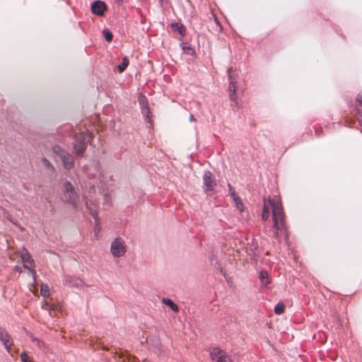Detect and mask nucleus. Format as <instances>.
<instances>
[{"mask_svg": "<svg viewBox=\"0 0 362 362\" xmlns=\"http://www.w3.org/2000/svg\"><path fill=\"white\" fill-rule=\"evenodd\" d=\"M263 210L262 218L267 221L270 216V211L272 212V222L274 233L278 235L279 232L285 229V214L281 201L278 197L273 199L264 197Z\"/></svg>", "mask_w": 362, "mask_h": 362, "instance_id": "obj_1", "label": "nucleus"}, {"mask_svg": "<svg viewBox=\"0 0 362 362\" xmlns=\"http://www.w3.org/2000/svg\"><path fill=\"white\" fill-rule=\"evenodd\" d=\"M90 138L91 134L87 129H84V131H81L76 134L74 148L77 154L81 155L85 151L87 143L90 141Z\"/></svg>", "mask_w": 362, "mask_h": 362, "instance_id": "obj_2", "label": "nucleus"}, {"mask_svg": "<svg viewBox=\"0 0 362 362\" xmlns=\"http://www.w3.org/2000/svg\"><path fill=\"white\" fill-rule=\"evenodd\" d=\"M63 195L67 202L76 206L78 195L74 186L69 181L65 182L63 185Z\"/></svg>", "mask_w": 362, "mask_h": 362, "instance_id": "obj_3", "label": "nucleus"}, {"mask_svg": "<svg viewBox=\"0 0 362 362\" xmlns=\"http://www.w3.org/2000/svg\"><path fill=\"white\" fill-rule=\"evenodd\" d=\"M22 262L24 263V267L28 269L29 274L31 275L33 284L36 283V273L33 269L35 267L34 261L30 254L23 249L21 254Z\"/></svg>", "mask_w": 362, "mask_h": 362, "instance_id": "obj_4", "label": "nucleus"}, {"mask_svg": "<svg viewBox=\"0 0 362 362\" xmlns=\"http://www.w3.org/2000/svg\"><path fill=\"white\" fill-rule=\"evenodd\" d=\"M55 153L58 154L62 161L63 162L64 167L66 169H71L74 168V163L73 157L64 150L61 149L59 146H55L53 148Z\"/></svg>", "mask_w": 362, "mask_h": 362, "instance_id": "obj_5", "label": "nucleus"}, {"mask_svg": "<svg viewBox=\"0 0 362 362\" xmlns=\"http://www.w3.org/2000/svg\"><path fill=\"white\" fill-rule=\"evenodd\" d=\"M213 362H233L228 354L218 347H215L210 353Z\"/></svg>", "mask_w": 362, "mask_h": 362, "instance_id": "obj_6", "label": "nucleus"}, {"mask_svg": "<svg viewBox=\"0 0 362 362\" xmlns=\"http://www.w3.org/2000/svg\"><path fill=\"white\" fill-rule=\"evenodd\" d=\"M111 252L115 257H122L126 252V247L124 240L117 238L113 240L110 247Z\"/></svg>", "mask_w": 362, "mask_h": 362, "instance_id": "obj_7", "label": "nucleus"}, {"mask_svg": "<svg viewBox=\"0 0 362 362\" xmlns=\"http://www.w3.org/2000/svg\"><path fill=\"white\" fill-rule=\"evenodd\" d=\"M107 9L106 5L103 1H96L91 5V11L95 15L102 16Z\"/></svg>", "mask_w": 362, "mask_h": 362, "instance_id": "obj_8", "label": "nucleus"}, {"mask_svg": "<svg viewBox=\"0 0 362 362\" xmlns=\"http://www.w3.org/2000/svg\"><path fill=\"white\" fill-rule=\"evenodd\" d=\"M204 180L206 186V190H211L216 185L212 177V174L209 172L205 173Z\"/></svg>", "mask_w": 362, "mask_h": 362, "instance_id": "obj_9", "label": "nucleus"}, {"mask_svg": "<svg viewBox=\"0 0 362 362\" xmlns=\"http://www.w3.org/2000/svg\"><path fill=\"white\" fill-rule=\"evenodd\" d=\"M162 301L165 305L169 306L173 311H178V306L176 304H175L170 299L164 298H163Z\"/></svg>", "mask_w": 362, "mask_h": 362, "instance_id": "obj_10", "label": "nucleus"}, {"mask_svg": "<svg viewBox=\"0 0 362 362\" xmlns=\"http://www.w3.org/2000/svg\"><path fill=\"white\" fill-rule=\"evenodd\" d=\"M172 28L173 29V30L178 31L182 37L185 35V28L181 23H177L172 24Z\"/></svg>", "mask_w": 362, "mask_h": 362, "instance_id": "obj_11", "label": "nucleus"}, {"mask_svg": "<svg viewBox=\"0 0 362 362\" xmlns=\"http://www.w3.org/2000/svg\"><path fill=\"white\" fill-rule=\"evenodd\" d=\"M1 340L4 342V344L6 349H9L11 346L12 345V341L10 339L9 337L6 334L4 335V334H1Z\"/></svg>", "mask_w": 362, "mask_h": 362, "instance_id": "obj_12", "label": "nucleus"}, {"mask_svg": "<svg viewBox=\"0 0 362 362\" xmlns=\"http://www.w3.org/2000/svg\"><path fill=\"white\" fill-rule=\"evenodd\" d=\"M259 279L263 285L267 286L269 284L267 272L261 271L259 273Z\"/></svg>", "mask_w": 362, "mask_h": 362, "instance_id": "obj_13", "label": "nucleus"}, {"mask_svg": "<svg viewBox=\"0 0 362 362\" xmlns=\"http://www.w3.org/2000/svg\"><path fill=\"white\" fill-rule=\"evenodd\" d=\"M129 64V59L127 57H123L122 62L117 66V69L119 73H122Z\"/></svg>", "mask_w": 362, "mask_h": 362, "instance_id": "obj_14", "label": "nucleus"}, {"mask_svg": "<svg viewBox=\"0 0 362 362\" xmlns=\"http://www.w3.org/2000/svg\"><path fill=\"white\" fill-rule=\"evenodd\" d=\"M40 294L42 296L46 298L49 296L50 295V290L47 284H42L40 286Z\"/></svg>", "mask_w": 362, "mask_h": 362, "instance_id": "obj_15", "label": "nucleus"}, {"mask_svg": "<svg viewBox=\"0 0 362 362\" xmlns=\"http://www.w3.org/2000/svg\"><path fill=\"white\" fill-rule=\"evenodd\" d=\"M233 201H234V203L235 204V207L237 208V209H238L240 212H242L244 209V205H243V203L242 202L240 198L239 197H235Z\"/></svg>", "mask_w": 362, "mask_h": 362, "instance_id": "obj_16", "label": "nucleus"}, {"mask_svg": "<svg viewBox=\"0 0 362 362\" xmlns=\"http://www.w3.org/2000/svg\"><path fill=\"white\" fill-rule=\"evenodd\" d=\"M285 307L282 303H279L274 308V312L277 315H281L284 313Z\"/></svg>", "mask_w": 362, "mask_h": 362, "instance_id": "obj_17", "label": "nucleus"}, {"mask_svg": "<svg viewBox=\"0 0 362 362\" xmlns=\"http://www.w3.org/2000/svg\"><path fill=\"white\" fill-rule=\"evenodd\" d=\"M103 35H104V37L105 38V40L110 42L112 41V37H113V35L112 34V33L107 30H103Z\"/></svg>", "mask_w": 362, "mask_h": 362, "instance_id": "obj_18", "label": "nucleus"}, {"mask_svg": "<svg viewBox=\"0 0 362 362\" xmlns=\"http://www.w3.org/2000/svg\"><path fill=\"white\" fill-rule=\"evenodd\" d=\"M42 162L47 168L49 169L51 171H54L53 165L49 163V161L47 159L43 158L42 160Z\"/></svg>", "mask_w": 362, "mask_h": 362, "instance_id": "obj_19", "label": "nucleus"}, {"mask_svg": "<svg viewBox=\"0 0 362 362\" xmlns=\"http://www.w3.org/2000/svg\"><path fill=\"white\" fill-rule=\"evenodd\" d=\"M21 362H33L29 356L25 353L23 352L21 354Z\"/></svg>", "mask_w": 362, "mask_h": 362, "instance_id": "obj_20", "label": "nucleus"}, {"mask_svg": "<svg viewBox=\"0 0 362 362\" xmlns=\"http://www.w3.org/2000/svg\"><path fill=\"white\" fill-rule=\"evenodd\" d=\"M229 191H230V194L233 197V199H235V197H238L236 195L234 189L230 185H229Z\"/></svg>", "mask_w": 362, "mask_h": 362, "instance_id": "obj_21", "label": "nucleus"}, {"mask_svg": "<svg viewBox=\"0 0 362 362\" xmlns=\"http://www.w3.org/2000/svg\"><path fill=\"white\" fill-rule=\"evenodd\" d=\"M229 90L230 91H233V93H235V86L233 82H231L229 86Z\"/></svg>", "mask_w": 362, "mask_h": 362, "instance_id": "obj_22", "label": "nucleus"}, {"mask_svg": "<svg viewBox=\"0 0 362 362\" xmlns=\"http://www.w3.org/2000/svg\"><path fill=\"white\" fill-rule=\"evenodd\" d=\"M357 101L359 103V105L362 106V93L358 95L357 98Z\"/></svg>", "mask_w": 362, "mask_h": 362, "instance_id": "obj_23", "label": "nucleus"}, {"mask_svg": "<svg viewBox=\"0 0 362 362\" xmlns=\"http://www.w3.org/2000/svg\"><path fill=\"white\" fill-rule=\"evenodd\" d=\"M35 341H36L37 344V346H38L39 347H40V348H41V347L43 346V342L40 341V340H38V339H36Z\"/></svg>", "mask_w": 362, "mask_h": 362, "instance_id": "obj_24", "label": "nucleus"}, {"mask_svg": "<svg viewBox=\"0 0 362 362\" xmlns=\"http://www.w3.org/2000/svg\"><path fill=\"white\" fill-rule=\"evenodd\" d=\"M46 309H54L52 305H49L47 303H45Z\"/></svg>", "mask_w": 362, "mask_h": 362, "instance_id": "obj_25", "label": "nucleus"}, {"mask_svg": "<svg viewBox=\"0 0 362 362\" xmlns=\"http://www.w3.org/2000/svg\"><path fill=\"white\" fill-rule=\"evenodd\" d=\"M189 119H190V121H195V119L193 115H190Z\"/></svg>", "mask_w": 362, "mask_h": 362, "instance_id": "obj_26", "label": "nucleus"}, {"mask_svg": "<svg viewBox=\"0 0 362 362\" xmlns=\"http://www.w3.org/2000/svg\"><path fill=\"white\" fill-rule=\"evenodd\" d=\"M92 216H93L95 219L97 218L96 215H95V214H93H93H92Z\"/></svg>", "mask_w": 362, "mask_h": 362, "instance_id": "obj_27", "label": "nucleus"}]
</instances>
